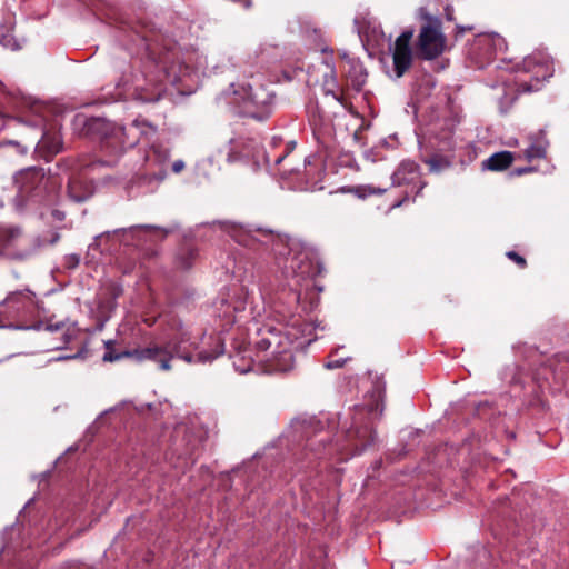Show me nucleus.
<instances>
[{"mask_svg":"<svg viewBox=\"0 0 569 569\" xmlns=\"http://www.w3.org/2000/svg\"><path fill=\"white\" fill-rule=\"evenodd\" d=\"M284 158L286 156L277 158L276 163L280 164L284 160Z\"/></svg>","mask_w":569,"mask_h":569,"instance_id":"obj_32","label":"nucleus"},{"mask_svg":"<svg viewBox=\"0 0 569 569\" xmlns=\"http://www.w3.org/2000/svg\"><path fill=\"white\" fill-rule=\"evenodd\" d=\"M184 168V162L182 160H177L172 164V170L176 173H179Z\"/></svg>","mask_w":569,"mask_h":569,"instance_id":"obj_26","label":"nucleus"},{"mask_svg":"<svg viewBox=\"0 0 569 569\" xmlns=\"http://www.w3.org/2000/svg\"><path fill=\"white\" fill-rule=\"evenodd\" d=\"M457 29H458V34H462L466 30L470 31L472 30V27H461V26H457Z\"/></svg>","mask_w":569,"mask_h":569,"instance_id":"obj_29","label":"nucleus"},{"mask_svg":"<svg viewBox=\"0 0 569 569\" xmlns=\"http://www.w3.org/2000/svg\"><path fill=\"white\" fill-rule=\"evenodd\" d=\"M355 436L360 440L361 450L367 448L375 440V432L369 427L355 430Z\"/></svg>","mask_w":569,"mask_h":569,"instance_id":"obj_19","label":"nucleus"},{"mask_svg":"<svg viewBox=\"0 0 569 569\" xmlns=\"http://www.w3.org/2000/svg\"><path fill=\"white\" fill-rule=\"evenodd\" d=\"M425 163L428 164L431 173H440L451 166V161L447 157L440 154H433L430 158L425 159Z\"/></svg>","mask_w":569,"mask_h":569,"instance_id":"obj_16","label":"nucleus"},{"mask_svg":"<svg viewBox=\"0 0 569 569\" xmlns=\"http://www.w3.org/2000/svg\"><path fill=\"white\" fill-rule=\"evenodd\" d=\"M177 337L163 343H150L136 351L138 361L150 360L158 363L162 371L172 369L171 361L177 358L189 365L210 363L224 352L223 343L219 337L204 333L191 336L182 330V323L177 326Z\"/></svg>","mask_w":569,"mask_h":569,"instance_id":"obj_2","label":"nucleus"},{"mask_svg":"<svg viewBox=\"0 0 569 569\" xmlns=\"http://www.w3.org/2000/svg\"><path fill=\"white\" fill-rule=\"evenodd\" d=\"M385 191H386L385 189H379V190H377V191H372V193L381 194V193H383Z\"/></svg>","mask_w":569,"mask_h":569,"instance_id":"obj_34","label":"nucleus"},{"mask_svg":"<svg viewBox=\"0 0 569 569\" xmlns=\"http://www.w3.org/2000/svg\"><path fill=\"white\" fill-rule=\"evenodd\" d=\"M164 178V173H161L159 177H158V180H162Z\"/></svg>","mask_w":569,"mask_h":569,"instance_id":"obj_38","label":"nucleus"},{"mask_svg":"<svg viewBox=\"0 0 569 569\" xmlns=\"http://www.w3.org/2000/svg\"><path fill=\"white\" fill-rule=\"evenodd\" d=\"M420 14L427 23L421 27L418 36L417 54L423 60H433L442 54L446 48V37L441 31V21L423 9H421Z\"/></svg>","mask_w":569,"mask_h":569,"instance_id":"obj_4","label":"nucleus"},{"mask_svg":"<svg viewBox=\"0 0 569 569\" xmlns=\"http://www.w3.org/2000/svg\"><path fill=\"white\" fill-rule=\"evenodd\" d=\"M72 358H74V356L60 357L59 360H61V359H72Z\"/></svg>","mask_w":569,"mask_h":569,"instance_id":"obj_36","label":"nucleus"},{"mask_svg":"<svg viewBox=\"0 0 569 569\" xmlns=\"http://www.w3.org/2000/svg\"><path fill=\"white\" fill-rule=\"evenodd\" d=\"M445 17L447 20L452 21L453 17V8L451 6H446L445 8Z\"/></svg>","mask_w":569,"mask_h":569,"instance_id":"obj_27","label":"nucleus"},{"mask_svg":"<svg viewBox=\"0 0 569 569\" xmlns=\"http://www.w3.org/2000/svg\"><path fill=\"white\" fill-rule=\"evenodd\" d=\"M346 363V359H335V360H329L325 367L327 369H338V368H341L343 367V365Z\"/></svg>","mask_w":569,"mask_h":569,"instance_id":"obj_24","label":"nucleus"},{"mask_svg":"<svg viewBox=\"0 0 569 569\" xmlns=\"http://www.w3.org/2000/svg\"><path fill=\"white\" fill-rule=\"evenodd\" d=\"M42 327H44V329L48 331H60V330L64 329L66 323L63 321H59L56 323L48 322L46 325H43L42 322H39L31 328L36 329V330H40Z\"/></svg>","mask_w":569,"mask_h":569,"instance_id":"obj_21","label":"nucleus"},{"mask_svg":"<svg viewBox=\"0 0 569 569\" xmlns=\"http://www.w3.org/2000/svg\"><path fill=\"white\" fill-rule=\"evenodd\" d=\"M99 163H100V164H103V166H104V164L109 166V164H112V163H113V161H100Z\"/></svg>","mask_w":569,"mask_h":569,"instance_id":"obj_33","label":"nucleus"},{"mask_svg":"<svg viewBox=\"0 0 569 569\" xmlns=\"http://www.w3.org/2000/svg\"><path fill=\"white\" fill-rule=\"evenodd\" d=\"M529 171H531V169H530V168H523V169H519V171H518V172H519V173H526V172H529Z\"/></svg>","mask_w":569,"mask_h":569,"instance_id":"obj_31","label":"nucleus"},{"mask_svg":"<svg viewBox=\"0 0 569 569\" xmlns=\"http://www.w3.org/2000/svg\"><path fill=\"white\" fill-rule=\"evenodd\" d=\"M100 237H102V234H100V236H96V238H94V242H93L92 244H90V247H98V239H99Z\"/></svg>","mask_w":569,"mask_h":569,"instance_id":"obj_30","label":"nucleus"},{"mask_svg":"<svg viewBox=\"0 0 569 569\" xmlns=\"http://www.w3.org/2000/svg\"><path fill=\"white\" fill-rule=\"evenodd\" d=\"M393 186L413 184L420 182L416 194H419L426 187V182L420 181V167L412 160H403L391 176Z\"/></svg>","mask_w":569,"mask_h":569,"instance_id":"obj_8","label":"nucleus"},{"mask_svg":"<svg viewBox=\"0 0 569 569\" xmlns=\"http://www.w3.org/2000/svg\"><path fill=\"white\" fill-rule=\"evenodd\" d=\"M327 71L323 73V92L326 96H331L341 106L346 107L347 101L341 90H339L336 69L329 61H325Z\"/></svg>","mask_w":569,"mask_h":569,"instance_id":"obj_10","label":"nucleus"},{"mask_svg":"<svg viewBox=\"0 0 569 569\" xmlns=\"http://www.w3.org/2000/svg\"><path fill=\"white\" fill-rule=\"evenodd\" d=\"M140 348H138L139 350ZM136 351L137 349H134L133 351H124V352H116L113 350V342L112 340H108L106 342V352L102 357V360L106 361V362H114V361H118L124 357H133L136 360L137 359V356H136Z\"/></svg>","mask_w":569,"mask_h":569,"instance_id":"obj_17","label":"nucleus"},{"mask_svg":"<svg viewBox=\"0 0 569 569\" xmlns=\"http://www.w3.org/2000/svg\"><path fill=\"white\" fill-rule=\"evenodd\" d=\"M77 187L78 183L76 181H70L68 184V194L76 202H82L87 199V196L84 193H79L78 190H76Z\"/></svg>","mask_w":569,"mask_h":569,"instance_id":"obj_20","label":"nucleus"},{"mask_svg":"<svg viewBox=\"0 0 569 569\" xmlns=\"http://www.w3.org/2000/svg\"><path fill=\"white\" fill-rule=\"evenodd\" d=\"M143 127L151 131V133H156V128L153 126L146 122L134 121L128 128H114L112 136L103 139L101 144L102 150L118 157L127 147H134L139 142L134 137L136 131L147 133V131L143 130Z\"/></svg>","mask_w":569,"mask_h":569,"instance_id":"obj_5","label":"nucleus"},{"mask_svg":"<svg viewBox=\"0 0 569 569\" xmlns=\"http://www.w3.org/2000/svg\"><path fill=\"white\" fill-rule=\"evenodd\" d=\"M525 64L529 68V66L531 64V59L526 60Z\"/></svg>","mask_w":569,"mask_h":569,"instance_id":"obj_37","label":"nucleus"},{"mask_svg":"<svg viewBox=\"0 0 569 569\" xmlns=\"http://www.w3.org/2000/svg\"><path fill=\"white\" fill-rule=\"evenodd\" d=\"M0 327H6V326L0 322Z\"/></svg>","mask_w":569,"mask_h":569,"instance_id":"obj_39","label":"nucleus"},{"mask_svg":"<svg viewBox=\"0 0 569 569\" xmlns=\"http://www.w3.org/2000/svg\"><path fill=\"white\" fill-rule=\"evenodd\" d=\"M64 338H66L64 342H66V343H68V342L70 341V335H69V333H66V335H64Z\"/></svg>","mask_w":569,"mask_h":569,"instance_id":"obj_35","label":"nucleus"},{"mask_svg":"<svg viewBox=\"0 0 569 569\" xmlns=\"http://www.w3.org/2000/svg\"><path fill=\"white\" fill-rule=\"evenodd\" d=\"M507 257L515 261L520 268H525L527 264L526 259L516 251H508Z\"/></svg>","mask_w":569,"mask_h":569,"instance_id":"obj_23","label":"nucleus"},{"mask_svg":"<svg viewBox=\"0 0 569 569\" xmlns=\"http://www.w3.org/2000/svg\"><path fill=\"white\" fill-rule=\"evenodd\" d=\"M198 256L197 250L187 248L182 249L176 258V267L180 270H189Z\"/></svg>","mask_w":569,"mask_h":569,"instance_id":"obj_15","label":"nucleus"},{"mask_svg":"<svg viewBox=\"0 0 569 569\" xmlns=\"http://www.w3.org/2000/svg\"><path fill=\"white\" fill-rule=\"evenodd\" d=\"M476 44L479 48H485L487 58H491L497 48L503 47L505 41L498 34H481L477 38Z\"/></svg>","mask_w":569,"mask_h":569,"instance_id":"obj_13","label":"nucleus"},{"mask_svg":"<svg viewBox=\"0 0 569 569\" xmlns=\"http://www.w3.org/2000/svg\"><path fill=\"white\" fill-rule=\"evenodd\" d=\"M413 37V30L403 31L395 41L392 49L393 71L396 78H400L411 67L412 51L410 41Z\"/></svg>","mask_w":569,"mask_h":569,"instance_id":"obj_6","label":"nucleus"},{"mask_svg":"<svg viewBox=\"0 0 569 569\" xmlns=\"http://www.w3.org/2000/svg\"><path fill=\"white\" fill-rule=\"evenodd\" d=\"M518 86H519L520 92H531V91H537L540 89L541 81L538 78H536L530 83H527L526 81H523V82H519Z\"/></svg>","mask_w":569,"mask_h":569,"instance_id":"obj_22","label":"nucleus"},{"mask_svg":"<svg viewBox=\"0 0 569 569\" xmlns=\"http://www.w3.org/2000/svg\"><path fill=\"white\" fill-rule=\"evenodd\" d=\"M287 269L291 270L292 273L303 278L311 274V260L308 251L295 252L290 258L287 259Z\"/></svg>","mask_w":569,"mask_h":569,"instance_id":"obj_11","label":"nucleus"},{"mask_svg":"<svg viewBox=\"0 0 569 569\" xmlns=\"http://www.w3.org/2000/svg\"><path fill=\"white\" fill-rule=\"evenodd\" d=\"M80 262V258L77 254H69L66 257V263L69 268H76Z\"/></svg>","mask_w":569,"mask_h":569,"instance_id":"obj_25","label":"nucleus"},{"mask_svg":"<svg viewBox=\"0 0 569 569\" xmlns=\"http://www.w3.org/2000/svg\"><path fill=\"white\" fill-rule=\"evenodd\" d=\"M8 231H9V236L11 239L20 236V233H21L19 228H10Z\"/></svg>","mask_w":569,"mask_h":569,"instance_id":"obj_28","label":"nucleus"},{"mask_svg":"<svg viewBox=\"0 0 569 569\" xmlns=\"http://www.w3.org/2000/svg\"><path fill=\"white\" fill-rule=\"evenodd\" d=\"M313 326L300 318H295L282 328L266 326L260 328L253 340L257 359L250 351H238L232 356L233 366L240 373L253 370L254 362L264 363L267 372H287L293 368V351L310 345L313 340Z\"/></svg>","mask_w":569,"mask_h":569,"instance_id":"obj_1","label":"nucleus"},{"mask_svg":"<svg viewBox=\"0 0 569 569\" xmlns=\"http://www.w3.org/2000/svg\"><path fill=\"white\" fill-rule=\"evenodd\" d=\"M46 174L42 168L31 167L20 171L14 182L22 193L29 194L42 186Z\"/></svg>","mask_w":569,"mask_h":569,"instance_id":"obj_9","label":"nucleus"},{"mask_svg":"<svg viewBox=\"0 0 569 569\" xmlns=\"http://www.w3.org/2000/svg\"><path fill=\"white\" fill-rule=\"evenodd\" d=\"M273 96L262 86H242L233 92V103L239 104L244 117L263 120L270 114Z\"/></svg>","mask_w":569,"mask_h":569,"instance_id":"obj_3","label":"nucleus"},{"mask_svg":"<svg viewBox=\"0 0 569 569\" xmlns=\"http://www.w3.org/2000/svg\"><path fill=\"white\" fill-rule=\"evenodd\" d=\"M36 293L29 288L11 291L0 302V306L7 308L12 315L28 312L34 305Z\"/></svg>","mask_w":569,"mask_h":569,"instance_id":"obj_7","label":"nucleus"},{"mask_svg":"<svg viewBox=\"0 0 569 569\" xmlns=\"http://www.w3.org/2000/svg\"><path fill=\"white\" fill-rule=\"evenodd\" d=\"M548 146L549 142L545 138H539L526 149L525 156L529 161L543 159L546 158Z\"/></svg>","mask_w":569,"mask_h":569,"instance_id":"obj_14","label":"nucleus"},{"mask_svg":"<svg viewBox=\"0 0 569 569\" xmlns=\"http://www.w3.org/2000/svg\"><path fill=\"white\" fill-rule=\"evenodd\" d=\"M349 77L351 79L352 87L357 91H360L366 82L367 72L361 64H353L349 72Z\"/></svg>","mask_w":569,"mask_h":569,"instance_id":"obj_18","label":"nucleus"},{"mask_svg":"<svg viewBox=\"0 0 569 569\" xmlns=\"http://www.w3.org/2000/svg\"><path fill=\"white\" fill-rule=\"evenodd\" d=\"M513 159V153L511 151H499L482 162V169L502 171L511 166Z\"/></svg>","mask_w":569,"mask_h":569,"instance_id":"obj_12","label":"nucleus"}]
</instances>
